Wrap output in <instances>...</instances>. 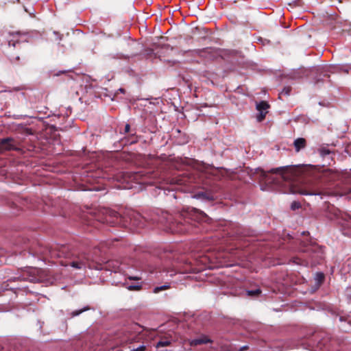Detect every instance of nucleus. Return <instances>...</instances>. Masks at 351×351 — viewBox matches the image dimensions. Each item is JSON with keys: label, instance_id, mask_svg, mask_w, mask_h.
Instances as JSON below:
<instances>
[{"label": "nucleus", "instance_id": "1", "mask_svg": "<svg viewBox=\"0 0 351 351\" xmlns=\"http://www.w3.org/2000/svg\"><path fill=\"white\" fill-rule=\"evenodd\" d=\"M269 107V104L265 101H261L257 104L256 110L258 111V114H257L256 119L258 121H262L265 119Z\"/></svg>", "mask_w": 351, "mask_h": 351}, {"label": "nucleus", "instance_id": "2", "mask_svg": "<svg viewBox=\"0 0 351 351\" xmlns=\"http://www.w3.org/2000/svg\"><path fill=\"white\" fill-rule=\"evenodd\" d=\"M211 342V340L206 336H201L196 339L189 340V343L191 346H197L203 343Z\"/></svg>", "mask_w": 351, "mask_h": 351}, {"label": "nucleus", "instance_id": "3", "mask_svg": "<svg viewBox=\"0 0 351 351\" xmlns=\"http://www.w3.org/2000/svg\"><path fill=\"white\" fill-rule=\"evenodd\" d=\"M306 145V141L303 138H298L294 141V147L296 152H299L301 149L304 148Z\"/></svg>", "mask_w": 351, "mask_h": 351}, {"label": "nucleus", "instance_id": "4", "mask_svg": "<svg viewBox=\"0 0 351 351\" xmlns=\"http://www.w3.org/2000/svg\"><path fill=\"white\" fill-rule=\"evenodd\" d=\"M12 148V141L10 139H3L0 145L1 150H8Z\"/></svg>", "mask_w": 351, "mask_h": 351}, {"label": "nucleus", "instance_id": "5", "mask_svg": "<svg viewBox=\"0 0 351 351\" xmlns=\"http://www.w3.org/2000/svg\"><path fill=\"white\" fill-rule=\"evenodd\" d=\"M287 167H281L276 169H273L270 171L274 173H282Z\"/></svg>", "mask_w": 351, "mask_h": 351}, {"label": "nucleus", "instance_id": "6", "mask_svg": "<svg viewBox=\"0 0 351 351\" xmlns=\"http://www.w3.org/2000/svg\"><path fill=\"white\" fill-rule=\"evenodd\" d=\"M71 266L76 269H81L84 267V263L82 262H72Z\"/></svg>", "mask_w": 351, "mask_h": 351}, {"label": "nucleus", "instance_id": "7", "mask_svg": "<svg viewBox=\"0 0 351 351\" xmlns=\"http://www.w3.org/2000/svg\"><path fill=\"white\" fill-rule=\"evenodd\" d=\"M169 344H170V341H160L158 342L156 347L157 348L165 347V346H169Z\"/></svg>", "mask_w": 351, "mask_h": 351}, {"label": "nucleus", "instance_id": "8", "mask_svg": "<svg viewBox=\"0 0 351 351\" xmlns=\"http://www.w3.org/2000/svg\"><path fill=\"white\" fill-rule=\"evenodd\" d=\"M127 289L130 291H139L141 289V285H131L128 286Z\"/></svg>", "mask_w": 351, "mask_h": 351}, {"label": "nucleus", "instance_id": "9", "mask_svg": "<svg viewBox=\"0 0 351 351\" xmlns=\"http://www.w3.org/2000/svg\"><path fill=\"white\" fill-rule=\"evenodd\" d=\"M168 288H169V286H167V285L157 287L154 289V292L158 293L160 291L167 289Z\"/></svg>", "mask_w": 351, "mask_h": 351}, {"label": "nucleus", "instance_id": "10", "mask_svg": "<svg viewBox=\"0 0 351 351\" xmlns=\"http://www.w3.org/2000/svg\"><path fill=\"white\" fill-rule=\"evenodd\" d=\"M291 208L293 210H295L296 208H298L300 207V204L298 203V202H294L291 204Z\"/></svg>", "mask_w": 351, "mask_h": 351}, {"label": "nucleus", "instance_id": "11", "mask_svg": "<svg viewBox=\"0 0 351 351\" xmlns=\"http://www.w3.org/2000/svg\"><path fill=\"white\" fill-rule=\"evenodd\" d=\"M145 346L142 345L136 348H134V349L131 350V351H145Z\"/></svg>", "mask_w": 351, "mask_h": 351}, {"label": "nucleus", "instance_id": "12", "mask_svg": "<svg viewBox=\"0 0 351 351\" xmlns=\"http://www.w3.org/2000/svg\"><path fill=\"white\" fill-rule=\"evenodd\" d=\"M316 276H317V280L318 281H322L324 279V275L322 273L317 274Z\"/></svg>", "mask_w": 351, "mask_h": 351}, {"label": "nucleus", "instance_id": "13", "mask_svg": "<svg viewBox=\"0 0 351 351\" xmlns=\"http://www.w3.org/2000/svg\"><path fill=\"white\" fill-rule=\"evenodd\" d=\"M260 292L259 290H256V291H248V295H254V294H257Z\"/></svg>", "mask_w": 351, "mask_h": 351}, {"label": "nucleus", "instance_id": "14", "mask_svg": "<svg viewBox=\"0 0 351 351\" xmlns=\"http://www.w3.org/2000/svg\"><path fill=\"white\" fill-rule=\"evenodd\" d=\"M129 279L134 280H140V278H138L137 276H134V277H129Z\"/></svg>", "mask_w": 351, "mask_h": 351}, {"label": "nucleus", "instance_id": "15", "mask_svg": "<svg viewBox=\"0 0 351 351\" xmlns=\"http://www.w3.org/2000/svg\"><path fill=\"white\" fill-rule=\"evenodd\" d=\"M129 130H130V125H129L128 124H127V125H125V131H126V132H128V131H129Z\"/></svg>", "mask_w": 351, "mask_h": 351}, {"label": "nucleus", "instance_id": "16", "mask_svg": "<svg viewBox=\"0 0 351 351\" xmlns=\"http://www.w3.org/2000/svg\"><path fill=\"white\" fill-rule=\"evenodd\" d=\"M81 312H82V311L80 312L73 313V315H78Z\"/></svg>", "mask_w": 351, "mask_h": 351}]
</instances>
